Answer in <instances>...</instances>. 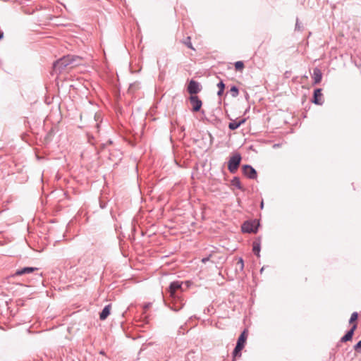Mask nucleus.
I'll use <instances>...</instances> for the list:
<instances>
[{"mask_svg":"<svg viewBox=\"0 0 361 361\" xmlns=\"http://www.w3.org/2000/svg\"><path fill=\"white\" fill-rule=\"evenodd\" d=\"M4 37V32L0 30V39H1Z\"/></svg>","mask_w":361,"mask_h":361,"instance_id":"26","label":"nucleus"},{"mask_svg":"<svg viewBox=\"0 0 361 361\" xmlns=\"http://www.w3.org/2000/svg\"><path fill=\"white\" fill-rule=\"evenodd\" d=\"M243 349V347L236 345L233 352V358L240 357L241 356V350Z\"/></svg>","mask_w":361,"mask_h":361,"instance_id":"15","label":"nucleus"},{"mask_svg":"<svg viewBox=\"0 0 361 361\" xmlns=\"http://www.w3.org/2000/svg\"><path fill=\"white\" fill-rule=\"evenodd\" d=\"M296 27H299V25H298V23L295 24Z\"/></svg>","mask_w":361,"mask_h":361,"instance_id":"28","label":"nucleus"},{"mask_svg":"<svg viewBox=\"0 0 361 361\" xmlns=\"http://www.w3.org/2000/svg\"><path fill=\"white\" fill-rule=\"evenodd\" d=\"M263 206H264V203H263V202H262V203H261V207L262 208V207H263Z\"/></svg>","mask_w":361,"mask_h":361,"instance_id":"27","label":"nucleus"},{"mask_svg":"<svg viewBox=\"0 0 361 361\" xmlns=\"http://www.w3.org/2000/svg\"><path fill=\"white\" fill-rule=\"evenodd\" d=\"M257 227L255 222L246 221L242 226V231L244 233H256Z\"/></svg>","mask_w":361,"mask_h":361,"instance_id":"6","label":"nucleus"},{"mask_svg":"<svg viewBox=\"0 0 361 361\" xmlns=\"http://www.w3.org/2000/svg\"><path fill=\"white\" fill-rule=\"evenodd\" d=\"M252 251L257 257H259L260 252V243L259 242L255 241L252 245Z\"/></svg>","mask_w":361,"mask_h":361,"instance_id":"17","label":"nucleus"},{"mask_svg":"<svg viewBox=\"0 0 361 361\" xmlns=\"http://www.w3.org/2000/svg\"><path fill=\"white\" fill-rule=\"evenodd\" d=\"M243 173L250 179H256L257 174L256 170L250 165H243L242 167Z\"/></svg>","mask_w":361,"mask_h":361,"instance_id":"3","label":"nucleus"},{"mask_svg":"<svg viewBox=\"0 0 361 361\" xmlns=\"http://www.w3.org/2000/svg\"><path fill=\"white\" fill-rule=\"evenodd\" d=\"M296 27H299V25H298V23L295 24Z\"/></svg>","mask_w":361,"mask_h":361,"instance_id":"29","label":"nucleus"},{"mask_svg":"<svg viewBox=\"0 0 361 361\" xmlns=\"http://www.w3.org/2000/svg\"><path fill=\"white\" fill-rule=\"evenodd\" d=\"M185 44L190 49H194L192 45V43H191V39L190 37H188L185 39V41L184 42Z\"/></svg>","mask_w":361,"mask_h":361,"instance_id":"22","label":"nucleus"},{"mask_svg":"<svg viewBox=\"0 0 361 361\" xmlns=\"http://www.w3.org/2000/svg\"><path fill=\"white\" fill-rule=\"evenodd\" d=\"M111 305H106L101 313L99 314V319L101 320H105L110 314Z\"/></svg>","mask_w":361,"mask_h":361,"instance_id":"13","label":"nucleus"},{"mask_svg":"<svg viewBox=\"0 0 361 361\" xmlns=\"http://www.w3.org/2000/svg\"><path fill=\"white\" fill-rule=\"evenodd\" d=\"M37 267H24L16 270L13 276H21L33 272L34 271L38 270Z\"/></svg>","mask_w":361,"mask_h":361,"instance_id":"9","label":"nucleus"},{"mask_svg":"<svg viewBox=\"0 0 361 361\" xmlns=\"http://www.w3.org/2000/svg\"><path fill=\"white\" fill-rule=\"evenodd\" d=\"M190 102L191 105L192 106V111L197 112L200 110L202 102L199 99V97L196 95H191L189 98Z\"/></svg>","mask_w":361,"mask_h":361,"instance_id":"4","label":"nucleus"},{"mask_svg":"<svg viewBox=\"0 0 361 361\" xmlns=\"http://www.w3.org/2000/svg\"><path fill=\"white\" fill-rule=\"evenodd\" d=\"M354 349L357 352L361 351V340L354 346Z\"/></svg>","mask_w":361,"mask_h":361,"instance_id":"24","label":"nucleus"},{"mask_svg":"<svg viewBox=\"0 0 361 361\" xmlns=\"http://www.w3.org/2000/svg\"><path fill=\"white\" fill-rule=\"evenodd\" d=\"M237 266L239 267L240 270H243L244 268V262L243 258L240 257L237 262Z\"/></svg>","mask_w":361,"mask_h":361,"instance_id":"23","label":"nucleus"},{"mask_svg":"<svg viewBox=\"0 0 361 361\" xmlns=\"http://www.w3.org/2000/svg\"><path fill=\"white\" fill-rule=\"evenodd\" d=\"M212 257V255H209L208 257H204L202 259V262L203 263H206L207 262L209 261L210 260V258Z\"/></svg>","mask_w":361,"mask_h":361,"instance_id":"25","label":"nucleus"},{"mask_svg":"<svg viewBox=\"0 0 361 361\" xmlns=\"http://www.w3.org/2000/svg\"><path fill=\"white\" fill-rule=\"evenodd\" d=\"M241 156L239 153L232 156L228 162V169L231 173H235L240 164Z\"/></svg>","mask_w":361,"mask_h":361,"instance_id":"2","label":"nucleus"},{"mask_svg":"<svg viewBox=\"0 0 361 361\" xmlns=\"http://www.w3.org/2000/svg\"><path fill=\"white\" fill-rule=\"evenodd\" d=\"M231 184H232V185L236 187L237 188H238L241 190H244L243 186L241 185L240 180L239 178H238V177H234L233 178V180H231Z\"/></svg>","mask_w":361,"mask_h":361,"instance_id":"16","label":"nucleus"},{"mask_svg":"<svg viewBox=\"0 0 361 361\" xmlns=\"http://www.w3.org/2000/svg\"><path fill=\"white\" fill-rule=\"evenodd\" d=\"M247 331L246 329H245L242 333L240 335V336L238 337V339L237 341V343L236 345H240V346H242L244 348L245 346V342H246V340H247Z\"/></svg>","mask_w":361,"mask_h":361,"instance_id":"12","label":"nucleus"},{"mask_svg":"<svg viewBox=\"0 0 361 361\" xmlns=\"http://www.w3.org/2000/svg\"><path fill=\"white\" fill-rule=\"evenodd\" d=\"M357 328V324H354L351 329L341 338V342H347L353 338L355 330Z\"/></svg>","mask_w":361,"mask_h":361,"instance_id":"10","label":"nucleus"},{"mask_svg":"<svg viewBox=\"0 0 361 361\" xmlns=\"http://www.w3.org/2000/svg\"><path fill=\"white\" fill-rule=\"evenodd\" d=\"M357 317H358L357 312H353L350 316L349 323L350 324L353 323L354 322H355L357 319Z\"/></svg>","mask_w":361,"mask_h":361,"instance_id":"21","label":"nucleus"},{"mask_svg":"<svg viewBox=\"0 0 361 361\" xmlns=\"http://www.w3.org/2000/svg\"><path fill=\"white\" fill-rule=\"evenodd\" d=\"M230 92L233 97H238L239 94L238 88L236 86L231 87Z\"/></svg>","mask_w":361,"mask_h":361,"instance_id":"20","label":"nucleus"},{"mask_svg":"<svg viewBox=\"0 0 361 361\" xmlns=\"http://www.w3.org/2000/svg\"><path fill=\"white\" fill-rule=\"evenodd\" d=\"M312 102L315 104L322 105L324 102L323 94L322 93V89L317 88L314 90Z\"/></svg>","mask_w":361,"mask_h":361,"instance_id":"7","label":"nucleus"},{"mask_svg":"<svg viewBox=\"0 0 361 361\" xmlns=\"http://www.w3.org/2000/svg\"><path fill=\"white\" fill-rule=\"evenodd\" d=\"M245 122V119H241L240 121L237 122L235 121H233L232 122L229 123L228 128L231 130H236L242 124H243Z\"/></svg>","mask_w":361,"mask_h":361,"instance_id":"14","label":"nucleus"},{"mask_svg":"<svg viewBox=\"0 0 361 361\" xmlns=\"http://www.w3.org/2000/svg\"><path fill=\"white\" fill-rule=\"evenodd\" d=\"M312 78L314 80V84H318L322 79V73L319 68H314L313 69Z\"/></svg>","mask_w":361,"mask_h":361,"instance_id":"11","label":"nucleus"},{"mask_svg":"<svg viewBox=\"0 0 361 361\" xmlns=\"http://www.w3.org/2000/svg\"><path fill=\"white\" fill-rule=\"evenodd\" d=\"M180 288L181 283L179 281L171 282L169 288L170 296L172 298L175 297L176 292Z\"/></svg>","mask_w":361,"mask_h":361,"instance_id":"8","label":"nucleus"},{"mask_svg":"<svg viewBox=\"0 0 361 361\" xmlns=\"http://www.w3.org/2000/svg\"><path fill=\"white\" fill-rule=\"evenodd\" d=\"M234 65L235 70L240 72H242L245 67L244 63L241 61H236Z\"/></svg>","mask_w":361,"mask_h":361,"instance_id":"19","label":"nucleus"},{"mask_svg":"<svg viewBox=\"0 0 361 361\" xmlns=\"http://www.w3.org/2000/svg\"><path fill=\"white\" fill-rule=\"evenodd\" d=\"M217 87L219 88V91L217 92V95L219 97H221L224 94V89H225V85H224V82L222 80H221L217 84Z\"/></svg>","mask_w":361,"mask_h":361,"instance_id":"18","label":"nucleus"},{"mask_svg":"<svg viewBox=\"0 0 361 361\" xmlns=\"http://www.w3.org/2000/svg\"><path fill=\"white\" fill-rule=\"evenodd\" d=\"M201 91L200 83L194 80H191L188 86V92L193 95Z\"/></svg>","mask_w":361,"mask_h":361,"instance_id":"5","label":"nucleus"},{"mask_svg":"<svg viewBox=\"0 0 361 361\" xmlns=\"http://www.w3.org/2000/svg\"><path fill=\"white\" fill-rule=\"evenodd\" d=\"M80 60V58L77 56H65L54 63L53 69L55 72L60 73L68 66L71 67L78 66Z\"/></svg>","mask_w":361,"mask_h":361,"instance_id":"1","label":"nucleus"}]
</instances>
